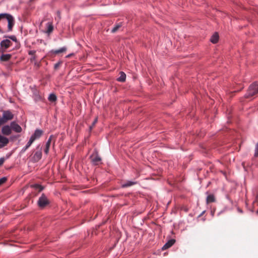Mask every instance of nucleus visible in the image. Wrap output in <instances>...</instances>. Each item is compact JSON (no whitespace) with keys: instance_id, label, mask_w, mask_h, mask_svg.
Segmentation results:
<instances>
[{"instance_id":"13","label":"nucleus","mask_w":258,"mask_h":258,"mask_svg":"<svg viewBox=\"0 0 258 258\" xmlns=\"http://www.w3.org/2000/svg\"><path fill=\"white\" fill-rule=\"evenodd\" d=\"M11 42L9 39L3 40L1 42V45L2 47L4 48L5 49L8 48L11 45Z\"/></svg>"},{"instance_id":"33","label":"nucleus","mask_w":258,"mask_h":258,"mask_svg":"<svg viewBox=\"0 0 258 258\" xmlns=\"http://www.w3.org/2000/svg\"><path fill=\"white\" fill-rule=\"evenodd\" d=\"M57 13H58V16L59 18H60V13L58 12H57Z\"/></svg>"},{"instance_id":"30","label":"nucleus","mask_w":258,"mask_h":258,"mask_svg":"<svg viewBox=\"0 0 258 258\" xmlns=\"http://www.w3.org/2000/svg\"><path fill=\"white\" fill-rule=\"evenodd\" d=\"M4 158H0V166L2 165L4 162Z\"/></svg>"},{"instance_id":"29","label":"nucleus","mask_w":258,"mask_h":258,"mask_svg":"<svg viewBox=\"0 0 258 258\" xmlns=\"http://www.w3.org/2000/svg\"><path fill=\"white\" fill-rule=\"evenodd\" d=\"M22 131V128L20 126H19L18 124H17V133H20Z\"/></svg>"},{"instance_id":"10","label":"nucleus","mask_w":258,"mask_h":258,"mask_svg":"<svg viewBox=\"0 0 258 258\" xmlns=\"http://www.w3.org/2000/svg\"><path fill=\"white\" fill-rule=\"evenodd\" d=\"M53 138L52 136H50L49 138L48 141L46 142L45 148L44 150V152L46 154H47L49 152V148L51 143L52 139Z\"/></svg>"},{"instance_id":"11","label":"nucleus","mask_w":258,"mask_h":258,"mask_svg":"<svg viewBox=\"0 0 258 258\" xmlns=\"http://www.w3.org/2000/svg\"><path fill=\"white\" fill-rule=\"evenodd\" d=\"M9 142L8 138L0 135V148L5 146Z\"/></svg>"},{"instance_id":"35","label":"nucleus","mask_w":258,"mask_h":258,"mask_svg":"<svg viewBox=\"0 0 258 258\" xmlns=\"http://www.w3.org/2000/svg\"><path fill=\"white\" fill-rule=\"evenodd\" d=\"M257 203V202H256V201L254 202V204H255V203Z\"/></svg>"},{"instance_id":"8","label":"nucleus","mask_w":258,"mask_h":258,"mask_svg":"<svg viewBox=\"0 0 258 258\" xmlns=\"http://www.w3.org/2000/svg\"><path fill=\"white\" fill-rule=\"evenodd\" d=\"M42 157L41 148L40 145L37 147V151L34 153L32 159L34 162H38Z\"/></svg>"},{"instance_id":"18","label":"nucleus","mask_w":258,"mask_h":258,"mask_svg":"<svg viewBox=\"0 0 258 258\" xmlns=\"http://www.w3.org/2000/svg\"><path fill=\"white\" fill-rule=\"evenodd\" d=\"M137 183L136 182L134 181H127L125 183L122 184V187H127L131 186H132L133 185H135Z\"/></svg>"},{"instance_id":"20","label":"nucleus","mask_w":258,"mask_h":258,"mask_svg":"<svg viewBox=\"0 0 258 258\" xmlns=\"http://www.w3.org/2000/svg\"><path fill=\"white\" fill-rule=\"evenodd\" d=\"M31 187L38 192H40L43 189V187L39 184H34L31 185Z\"/></svg>"},{"instance_id":"27","label":"nucleus","mask_w":258,"mask_h":258,"mask_svg":"<svg viewBox=\"0 0 258 258\" xmlns=\"http://www.w3.org/2000/svg\"><path fill=\"white\" fill-rule=\"evenodd\" d=\"M61 63V62H58L55 63L54 64V69H55V70L57 69L60 66Z\"/></svg>"},{"instance_id":"21","label":"nucleus","mask_w":258,"mask_h":258,"mask_svg":"<svg viewBox=\"0 0 258 258\" xmlns=\"http://www.w3.org/2000/svg\"><path fill=\"white\" fill-rule=\"evenodd\" d=\"M56 99V96L54 94H50L48 97V100L50 102H54Z\"/></svg>"},{"instance_id":"24","label":"nucleus","mask_w":258,"mask_h":258,"mask_svg":"<svg viewBox=\"0 0 258 258\" xmlns=\"http://www.w3.org/2000/svg\"><path fill=\"white\" fill-rule=\"evenodd\" d=\"M254 156V157H256V158L258 157V142L255 146Z\"/></svg>"},{"instance_id":"19","label":"nucleus","mask_w":258,"mask_h":258,"mask_svg":"<svg viewBox=\"0 0 258 258\" xmlns=\"http://www.w3.org/2000/svg\"><path fill=\"white\" fill-rule=\"evenodd\" d=\"M215 201V199L214 195H210L207 198V204L214 202Z\"/></svg>"},{"instance_id":"12","label":"nucleus","mask_w":258,"mask_h":258,"mask_svg":"<svg viewBox=\"0 0 258 258\" xmlns=\"http://www.w3.org/2000/svg\"><path fill=\"white\" fill-rule=\"evenodd\" d=\"M175 240L173 239H170L167 243H166L162 247L163 250H165L171 246H172L175 243Z\"/></svg>"},{"instance_id":"2","label":"nucleus","mask_w":258,"mask_h":258,"mask_svg":"<svg viewBox=\"0 0 258 258\" xmlns=\"http://www.w3.org/2000/svg\"><path fill=\"white\" fill-rule=\"evenodd\" d=\"M4 18L6 19L8 23V29L9 31H11L12 30V28L14 25V18L10 14L6 13L0 14V19Z\"/></svg>"},{"instance_id":"31","label":"nucleus","mask_w":258,"mask_h":258,"mask_svg":"<svg viewBox=\"0 0 258 258\" xmlns=\"http://www.w3.org/2000/svg\"><path fill=\"white\" fill-rule=\"evenodd\" d=\"M73 54H74L73 53L70 54L66 56V57H67V58H69V57H71L72 55H73Z\"/></svg>"},{"instance_id":"34","label":"nucleus","mask_w":258,"mask_h":258,"mask_svg":"<svg viewBox=\"0 0 258 258\" xmlns=\"http://www.w3.org/2000/svg\"><path fill=\"white\" fill-rule=\"evenodd\" d=\"M9 245H11V246H14V244H12V243H10Z\"/></svg>"},{"instance_id":"4","label":"nucleus","mask_w":258,"mask_h":258,"mask_svg":"<svg viewBox=\"0 0 258 258\" xmlns=\"http://www.w3.org/2000/svg\"><path fill=\"white\" fill-rule=\"evenodd\" d=\"M12 130L16 131V123L13 121L11 123V127L9 125H5L3 127L2 132L5 135H9L11 133Z\"/></svg>"},{"instance_id":"1","label":"nucleus","mask_w":258,"mask_h":258,"mask_svg":"<svg viewBox=\"0 0 258 258\" xmlns=\"http://www.w3.org/2000/svg\"><path fill=\"white\" fill-rule=\"evenodd\" d=\"M43 133V132L42 130L39 129L36 130L34 133L31 136L27 145L22 150V152H25L31 145L35 140L39 139L41 137Z\"/></svg>"},{"instance_id":"7","label":"nucleus","mask_w":258,"mask_h":258,"mask_svg":"<svg viewBox=\"0 0 258 258\" xmlns=\"http://www.w3.org/2000/svg\"><path fill=\"white\" fill-rule=\"evenodd\" d=\"M90 159L92 163L95 165H98L101 161V158L97 152L92 154L90 156Z\"/></svg>"},{"instance_id":"6","label":"nucleus","mask_w":258,"mask_h":258,"mask_svg":"<svg viewBox=\"0 0 258 258\" xmlns=\"http://www.w3.org/2000/svg\"><path fill=\"white\" fill-rule=\"evenodd\" d=\"M13 118V114L9 111H4L3 117L0 118V125L4 124L7 120H10Z\"/></svg>"},{"instance_id":"9","label":"nucleus","mask_w":258,"mask_h":258,"mask_svg":"<svg viewBox=\"0 0 258 258\" xmlns=\"http://www.w3.org/2000/svg\"><path fill=\"white\" fill-rule=\"evenodd\" d=\"M36 51L35 50H30L28 52L29 55H31L32 57L30 58V61L31 62H34L35 65H36L37 67H39V63H38L36 61V56L35 55Z\"/></svg>"},{"instance_id":"14","label":"nucleus","mask_w":258,"mask_h":258,"mask_svg":"<svg viewBox=\"0 0 258 258\" xmlns=\"http://www.w3.org/2000/svg\"><path fill=\"white\" fill-rule=\"evenodd\" d=\"M219 40V35L217 33H215L211 37L210 41L213 43H216Z\"/></svg>"},{"instance_id":"36","label":"nucleus","mask_w":258,"mask_h":258,"mask_svg":"<svg viewBox=\"0 0 258 258\" xmlns=\"http://www.w3.org/2000/svg\"><path fill=\"white\" fill-rule=\"evenodd\" d=\"M256 213H257V214L258 213V210H257Z\"/></svg>"},{"instance_id":"25","label":"nucleus","mask_w":258,"mask_h":258,"mask_svg":"<svg viewBox=\"0 0 258 258\" xmlns=\"http://www.w3.org/2000/svg\"><path fill=\"white\" fill-rule=\"evenodd\" d=\"M7 180V178L5 177H3L0 178V185L4 183Z\"/></svg>"},{"instance_id":"15","label":"nucleus","mask_w":258,"mask_h":258,"mask_svg":"<svg viewBox=\"0 0 258 258\" xmlns=\"http://www.w3.org/2000/svg\"><path fill=\"white\" fill-rule=\"evenodd\" d=\"M120 76L117 79V80L118 82H124L125 81L126 79V75L123 72H120L119 73Z\"/></svg>"},{"instance_id":"23","label":"nucleus","mask_w":258,"mask_h":258,"mask_svg":"<svg viewBox=\"0 0 258 258\" xmlns=\"http://www.w3.org/2000/svg\"><path fill=\"white\" fill-rule=\"evenodd\" d=\"M53 29V27L52 25L51 24L48 23L47 32L48 33H50L52 31Z\"/></svg>"},{"instance_id":"17","label":"nucleus","mask_w":258,"mask_h":258,"mask_svg":"<svg viewBox=\"0 0 258 258\" xmlns=\"http://www.w3.org/2000/svg\"><path fill=\"white\" fill-rule=\"evenodd\" d=\"M11 55L10 54H3L1 57L0 60L2 61H8L11 58Z\"/></svg>"},{"instance_id":"26","label":"nucleus","mask_w":258,"mask_h":258,"mask_svg":"<svg viewBox=\"0 0 258 258\" xmlns=\"http://www.w3.org/2000/svg\"><path fill=\"white\" fill-rule=\"evenodd\" d=\"M97 122V118H96L95 119V120H94V121L93 122L92 125L90 126V130H92V128L95 125V124Z\"/></svg>"},{"instance_id":"3","label":"nucleus","mask_w":258,"mask_h":258,"mask_svg":"<svg viewBox=\"0 0 258 258\" xmlns=\"http://www.w3.org/2000/svg\"><path fill=\"white\" fill-rule=\"evenodd\" d=\"M258 93V84L256 83L251 84L245 95V97L249 98L252 97Z\"/></svg>"},{"instance_id":"22","label":"nucleus","mask_w":258,"mask_h":258,"mask_svg":"<svg viewBox=\"0 0 258 258\" xmlns=\"http://www.w3.org/2000/svg\"><path fill=\"white\" fill-rule=\"evenodd\" d=\"M121 26V24H118L116 25L111 30V32L115 33L119 29V28H120Z\"/></svg>"},{"instance_id":"32","label":"nucleus","mask_w":258,"mask_h":258,"mask_svg":"<svg viewBox=\"0 0 258 258\" xmlns=\"http://www.w3.org/2000/svg\"><path fill=\"white\" fill-rule=\"evenodd\" d=\"M205 212V211H203V212L201 214V215H200L199 216H202V215L204 214V213Z\"/></svg>"},{"instance_id":"16","label":"nucleus","mask_w":258,"mask_h":258,"mask_svg":"<svg viewBox=\"0 0 258 258\" xmlns=\"http://www.w3.org/2000/svg\"><path fill=\"white\" fill-rule=\"evenodd\" d=\"M67 50V47H61L60 48V49H56V50H52L51 51V52L55 54H58V53H63V52H66Z\"/></svg>"},{"instance_id":"28","label":"nucleus","mask_w":258,"mask_h":258,"mask_svg":"<svg viewBox=\"0 0 258 258\" xmlns=\"http://www.w3.org/2000/svg\"><path fill=\"white\" fill-rule=\"evenodd\" d=\"M8 37L10 39H11V40H12L13 41L16 42V36H15V35H12V36H9Z\"/></svg>"},{"instance_id":"5","label":"nucleus","mask_w":258,"mask_h":258,"mask_svg":"<svg viewBox=\"0 0 258 258\" xmlns=\"http://www.w3.org/2000/svg\"><path fill=\"white\" fill-rule=\"evenodd\" d=\"M49 204V201L44 194H42L38 201V206L41 208Z\"/></svg>"}]
</instances>
